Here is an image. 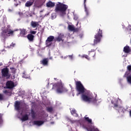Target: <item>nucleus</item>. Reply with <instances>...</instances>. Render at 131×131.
Segmentation results:
<instances>
[{
  "instance_id": "12",
  "label": "nucleus",
  "mask_w": 131,
  "mask_h": 131,
  "mask_svg": "<svg viewBox=\"0 0 131 131\" xmlns=\"http://www.w3.org/2000/svg\"><path fill=\"white\" fill-rule=\"evenodd\" d=\"M34 7L35 8H41L42 7V3L40 1L37 0L34 3Z\"/></svg>"
},
{
  "instance_id": "47",
  "label": "nucleus",
  "mask_w": 131,
  "mask_h": 131,
  "mask_svg": "<svg viewBox=\"0 0 131 131\" xmlns=\"http://www.w3.org/2000/svg\"><path fill=\"white\" fill-rule=\"evenodd\" d=\"M22 2H25L26 0H21Z\"/></svg>"
},
{
  "instance_id": "39",
  "label": "nucleus",
  "mask_w": 131,
  "mask_h": 131,
  "mask_svg": "<svg viewBox=\"0 0 131 131\" xmlns=\"http://www.w3.org/2000/svg\"><path fill=\"white\" fill-rule=\"evenodd\" d=\"M15 46H16V44H15L14 43H12V44L10 45V48H14V47H15Z\"/></svg>"
},
{
  "instance_id": "9",
  "label": "nucleus",
  "mask_w": 131,
  "mask_h": 131,
  "mask_svg": "<svg viewBox=\"0 0 131 131\" xmlns=\"http://www.w3.org/2000/svg\"><path fill=\"white\" fill-rule=\"evenodd\" d=\"M111 103L113 104V105H114V108H119L120 109L122 108V106L118 105V100L116 99L112 100Z\"/></svg>"
},
{
  "instance_id": "40",
  "label": "nucleus",
  "mask_w": 131,
  "mask_h": 131,
  "mask_svg": "<svg viewBox=\"0 0 131 131\" xmlns=\"http://www.w3.org/2000/svg\"><path fill=\"white\" fill-rule=\"evenodd\" d=\"M4 94H9V91L8 90H4L3 91Z\"/></svg>"
},
{
  "instance_id": "54",
  "label": "nucleus",
  "mask_w": 131,
  "mask_h": 131,
  "mask_svg": "<svg viewBox=\"0 0 131 131\" xmlns=\"http://www.w3.org/2000/svg\"><path fill=\"white\" fill-rule=\"evenodd\" d=\"M36 29H37V28H36V29H35V30H36Z\"/></svg>"
},
{
  "instance_id": "45",
  "label": "nucleus",
  "mask_w": 131,
  "mask_h": 131,
  "mask_svg": "<svg viewBox=\"0 0 131 131\" xmlns=\"http://www.w3.org/2000/svg\"><path fill=\"white\" fill-rule=\"evenodd\" d=\"M0 66H3V62L0 63Z\"/></svg>"
},
{
  "instance_id": "42",
  "label": "nucleus",
  "mask_w": 131,
  "mask_h": 131,
  "mask_svg": "<svg viewBox=\"0 0 131 131\" xmlns=\"http://www.w3.org/2000/svg\"><path fill=\"white\" fill-rule=\"evenodd\" d=\"M86 2V0H84V7H86V5H85V3Z\"/></svg>"
},
{
  "instance_id": "32",
  "label": "nucleus",
  "mask_w": 131,
  "mask_h": 131,
  "mask_svg": "<svg viewBox=\"0 0 131 131\" xmlns=\"http://www.w3.org/2000/svg\"><path fill=\"white\" fill-rule=\"evenodd\" d=\"M85 8V12L86 13V16H89L90 15V12L89 11V10L88 9V8H86V7H84Z\"/></svg>"
},
{
  "instance_id": "52",
  "label": "nucleus",
  "mask_w": 131,
  "mask_h": 131,
  "mask_svg": "<svg viewBox=\"0 0 131 131\" xmlns=\"http://www.w3.org/2000/svg\"><path fill=\"white\" fill-rule=\"evenodd\" d=\"M32 104H35V103H34V102H32Z\"/></svg>"
},
{
  "instance_id": "23",
  "label": "nucleus",
  "mask_w": 131,
  "mask_h": 131,
  "mask_svg": "<svg viewBox=\"0 0 131 131\" xmlns=\"http://www.w3.org/2000/svg\"><path fill=\"white\" fill-rule=\"evenodd\" d=\"M84 118L85 119V121H86L88 123H90V124H93L92 119H90L88 117H84Z\"/></svg>"
},
{
  "instance_id": "8",
  "label": "nucleus",
  "mask_w": 131,
  "mask_h": 131,
  "mask_svg": "<svg viewBox=\"0 0 131 131\" xmlns=\"http://www.w3.org/2000/svg\"><path fill=\"white\" fill-rule=\"evenodd\" d=\"M54 38L55 37H54V36H50L47 38V39L46 40V44L47 47H51V46H52V43L50 42H51V41H53Z\"/></svg>"
},
{
  "instance_id": "18",
  "label": "nucleus",
  "mask_w": 131,
  "mask_h": 131,
  "mask_svg": "<svg viewBox=\"0 0 131 131\" xmlns=\"http://www.w3.org/2000/svg\"><path fill=\"white\" fill-rule=\"evenodd\" d=\"M31 26L33 28H35L37 26H39V24L37 21H33V20L31 22Z\"/></svg>"
},
{
  "instance_id": "29",
  "label": "nucleus",
  "mask_w": 131,
  "mask_h": 131,
  "mask_svg": "<svg viewBox=\"0 0 131 131\" xmlns=\"http://www.w3.org/2000/svg\"><path fill=\"white\" fill-rule=\"evenodd\" d=\"M23 77L24 78H28V75L26 74V72L23 73Z\"/></svg>"
},
{
  "instance_id": "50",
  "label": "nucleus",
  "mask_w": 131,
  "mask_h": 131,
  "mask_svg": "<svg viewBox=\"0 0 131 131\" xmlns=\"http://www.w3.org/2000/svg\"><path fill=\"white\" fill-rule=\"evenodd\" d=\"M75 19L76 20H77V18H76V17H75Z\"/></svg>"
},
{
  "instance_id": "20",
  "label": "nucleus",
  "mask_w": 131,
  "mask_h": 131,
  "mask_svg": "<svg viewBox=\"0 0 131 131\" xmlns=\"http://www.w3.org/2000/svg\"><path fill=\"white\" fill-rule=\"evenodd\" d=\"M31 114L32 116V118L34 119L36 117V113L34 112V110L33 108H31Z\"/></svg>"
},
{
  "instance_id": "28",
  "label": "nucleus",
  "mask_w": 131,
  "mask_h": 131,
  "mask_svg": "<svg viewBox=\"0 0 131 131\" xmlns=\"http://www.w3.org/2000/svg\"><path fill=\"white\" fill-rule=\"evenodd\" d=\"M3 114H0V125L3 124V122H4V121L3 120Z\"/></svg>"
},
{
  "instance_id": "49",
  "label": "nucleus",
  "mask_w": 131,
  "mask_h": 131,
  "mask_svg": "<svg viewBox=\"0 0 131 131\" xmlns=\"http://www.w3.org/2000/svg\"><path fill=\"white\" fill-rule=\"evenodd\" d=\"M95 53H94V55H93V57H94L95 56Z\"/></svg>"
},
{
  "instance_id": "7",
  "label": "nucleus",
  "mask_w": 131,
  "mask_h": 131,
  "mask_svg": "<svg viewBox=\"0 0 131 131\" xmlns=\"http://www.w3.org/2000/svg\"><path fill=\"white\" fill-rule=\"evenodd\" d=\"M15 87V83L12 81H8L6 82V86L4 87V89H9L12 90Z\"/></svg>"
},
{
  "instance_id": "44",
  "label": "nucleus",
  "mask_w": 131,
  "mask_h": 131,
  "mask_svg": "<svg viewBox=\"0 0 131 131\" xmlns=\"http://www.w3.org/2000/svg\"><path fill=\"white\" fill-rule=\"evenodd\" d=\"M19 4H14V5L16 6V7H18V5Z\"/></svg>"
},
{
  "instance_id": "35",
  "label": "nucleus",
  "mask_w": 131,
  "mask_h": 131,
  "mask_svg": "<svg viewBox=\"0 0 131 131\" xmlns=\"http://www.w3.org/2000/svg\"><path fill=\"white\" fill-rule=\"evenodd\" d=\"M3 100H4V95L0 94V101H3Z\"/></svg>"
},
{
  "instance_id": "30",
  "label": "nucleus",
  "mask_w": 131,
  "mask_h": 131,
  "mask_svg": "<svg viewBox=\"0 0 131 131\" xmlns=\"http://www.w3.org/2000/svg\"><path fill=\"white\" fill-rule=\"evenodd\" d=\"M47 110L48 112H50L51 113L53 112V107H48L47 108Z\"/></svg>"
},
{
  "instance_id": "19",
  "label": "nucleus",
  "mask_w": 131,
  "mask_h": 131,
  "mask_svg": "<svg viewBox=\"0 0 131 131\" xmlns=\"http://www.w3.org/2000/svg\"><path fill=\"white\" fill-rule=\"evenodd\" d=\"M64 37V34L60 33L59 34L58 36L56 38V40L57 41H61L62 39V38Z\"/></svg>"
},
{
  "instance_id": "27",
  "label": "nucleus",
  "mask_w": 131,
  "mask_h": 131,
  "mask_svg": "<svg viewBox=\"0 0 131 131\" xmlns=\"http://www.w3.org/2000/svg\"><path fill=\"white\" fill-rule=\"evenodd\" d=\"M10 70H11V73H12L13 74H15L16 73V69L14 67H10Z\"/></svg>"
},
{
  "instance_id": "14",
  "label": "nucleus",
  "mask_w": 131,
  "mask_h": 131,
  "mask_svg": "<svg viewBox=\"0 0 131 131\" xmlns=\"http://www.w3.org/2000/svg\"><path fill=\"white\" fill-rule=\"evenodd\" d=\"M43 123H45V121H34L33 122V124L35 125H37L38 126H40V125H42V124H43Z\"/></svg>"
},
{
  "instance_id": "11",
  "label": "nucleus",
  "mask_w": 131,
  "mask_h": 131,
  "mask_svg": "<svg viewBox=\"0 0 131 131\" xmlns=\"http://www.w3.org/2000/svg\"><path fill=\"white\" fill-rule=\"evenodd\" d=\"M40 63L43 66H48L49 65V58H43L40 61Z\"/></svg>"
},
{
  "instance_id": "24",
  "label": "nucleus",
  "mask_w": 131,
  "mask_h": 131,
  "mask_svg": "<svg viewBox=\"0 0 131 131\" xmlns=\"http://www.w3.org/2000/svg\"><path fill=\"white\" fill-rule=\"evenodd\" d=\"M74 25H69L68 27V28L70 31H73L74 30Z\"/></svg>"
},
{
  "instance_id": "21",
  "label": "nucleus",
  "mask_w": 131,
  "mask_h": 131,
  "mask_svg": "<svg viewBox=\"0 0 131 131\" xmlns=\"http://www.w3.org/2000/svg\"><path fill=\"white\" fill-rule=\"evenodd\" d=\"M28 119H29V115L25 114L22 117L21 120H22V121H26V120H28Z\"/></svg>"
},
{
  "instance_id": "51",
  "label": "nucleus",
  "mask_w": 131,
  "mask_h": 131,
  "mask_svg": "<svg viewBox=\"0 0 131 131\" xmlns=\"http://www.w3.org/2000/svg\"><path fill=\"white\" fill-rule=\"evenodd\" d=\"M75 19L76 20H77V18H76V17H75Z\"/></svg>"
},
{
  "instance_id": "5",
  "label": "nucleus",
  "mask_w": 131,
  "mask_h": 131,
  "mask_svg": "<svg viewBox=\"0 0 131 131\" xmlns=\"http://www.w3.org/2000/svg\"><path fill=\"white\" fill-rule=\"evenodd\" d=\"M13 34H14L13 31L11 30L10 29L6 28L1 33V36H2L4 39H6L8 36H11V35H13Z\"/></svg>"
},
{
  "instance_id": "36",
  "label": "nucleus",
  "mask_w": 131,
  "mask_h": 131,
  "mask_svg": "<svg viewBox=\"0 0 131 131\" xmlns=\"http://www.w3.org/2000/svg\"><path fill=\"white\" fill-rule=\"evenodd\" d=\"M127 69L128 71H131V65H129L127 67Z\"/></svg>"
},
{
  "instance_id": "2",
  "label": "nucleus",
  "mask_w": 131,
  "mask_h": 131,
  "mask_svg": "<svg viewBox=\"0 0 131 131\" xmlns=\"http://www.w3.org/2000/svg\"><path fill=\"white\" fill-rule=\"evenodd\" d=\"M68 9V6L63 3L58 2L56 5L55 12V13H57V14H59L60 16H65V15H66V11Z\"/></svg>"
},
{
  "instance_id": "53",
  "label": "nucleus",
  "mask_w": 131,
  "mask_h": 131,
  "mask_svg": "<svg viewBox=\"0 0 131 131\" xmlns=\"http://www.w3.org/2000/svg\"><path fill=\"white\" fill-rule=\"evenodd\" d=\"M14 2H16V0H14Z\"/></svg>"
},
{
  "instance_id": "22",
  "label": "nucleus",
  "mask_w": 131,
  "mask_h": 131,
  "mask_svg": "<svg viewBox=\"0 0 131 131\" xmlns=\"http://www.w3.org/2000/svg\"><path fill=\"white\" fill-rule=\"evenodd\" d=\"M33 5V2L30 1H27L25 4V7L27 8H29V7H31Z\"/></svg>"
},
{
  "instance_id": "4",
  "label": "nucleus",
  "mask_w": 131,
  "mask_h": 131,
  "mask_svg": "<svg viewBox=\"0 0 131 131\" xmlns=\"http://www.w3.org/2000/svg\"><path fill=\"white\" fill-rule=\"evenodd\" d=\"M103 37V35L102 33V30L99 29L98 32L96 33L94 36V46L96 45H98V43H100L101 42V39Z\"/></svg>"
},
{
  "instance_id": "6",
  "label": "nucleus",
  "mask_w": 131,
  "mask_h": 131,
  "mask_svg": "<svg viewBox=\"0 0 131 131\" xmlns=\"http://www.w3.org/2000/svg\"><path fill=\"white\" fill-rule=\"evenodd\" d=\"M9 70L8 67L3 68L1 71L2 77H7V78H10L11 77V74L9 73Z\"/></svg>"
},
{
  "instance_id": "3",
  "label": "nucleus",
  "mask_w": 131,
  "mask_h": 131,
  "mask_svg": "<svg viewBox=\"0 0 131 131\" xmlns=\"http://www.w3.org/2000/svg\"><path fill=\"white\" fill-rule=\"evenodd\" d=\"M56 88L57 89V92L59 94H62V93H66L68 92V90L66 88L64 87L62 82L60 81L57 83H55L53 86V89Z\"/></svg>"
},
{
  "instance_id": "13",
  "label": "nucleus",
  "mask_w": 131,
  "mask_h": 131,
  "mask_svg": "<svg viewBox=\"0 0 131 131\" xmlns=\"http://www.w3.org/2000/svg\"><path fill=\"white\" fill-rule=\"evenodd\" d=\"M55 3L52 2V1H49L46 4V7L47 8H54L55 7Z\"/></svg>"
},
{
  "instance_id": "43",
  "label": "nucleus",
  "mask_w": 131,
  "mask_h": 131,
  "mask_svg": "<svg viewBox=\"0 0 131 131\" xmlns=\"http://www.w3.org/2000/svg\"><path fill=\"white\" fill-rule=\"evenodd\" d=\"M18 14L19 15V16H22V15H23V13L22 12H18Z\"/></svg>"
},
{
  "instance_id": "48",
  "label": "nucleus",
  "mask_w": 131,
  "mask_h": 131,
  "mask_svg": "<svg viewBox=\"0 0 131 131\" xmlns=\"http://www.w3.org/2000/svg\"><path fill=\"white\" fill-rule=\"evenodd\" d=\"M78 25V21L77 22L76 26H77Z\"/></svg>"
},
{
  "instance_id": "16",
  "label": "nucleus",
  "mask_w": 131,
  "mask_h": 131,
  "mask_svg": "<svg viewBox=\"0 0 131 131\" xmlns=\"http://www.w3.org/2000/svg\"><path fill=\"white\" fill-rule=\"evenodd\" d=\"M28 40L30 41L31 42H33V40H34V35L31 34H28L27 36Z\"/></svg>"
},
{
  "instance_id": "25",
  "label": "nucleus",
  "mask_w": 131,
  "mask_h": 131,
  "mask_svg": "<svg viewBox=\"0 0 131 131\" xmlns=\"http://www.w3.org/2000/svg\"><path fill=\"white\" fill-rule=\"evenodd\" d=\"M71 113L72 115H75L76 117H78V115L76 114V111L75 110H73L71 111Z\"/></svg>"
},
{
  "instance_id": "31",
  "label": "nucleus",
  "mask_w": 131,
  "mask_h": 131,
  "mask_svg": "<svg viewBox=\"0 0 131 131\" xmlns=\"http://www.w3.org/2000/svg\"><path fill=\"white\" fill-rule=\"evenodd\" d=\"M68 121H69V122H71V123H75V122H76V120H71L69 118L68 119Z\"/></svg>"
},
{
  "instance_id": "1",
  "label": "nucleus",
  "mask_w": 131,
  "mask_h": 131,
  "mask_svg": "<svg viewBox=\"0 0 131 131\" xmlns=\"http://www.w3.org/2000/svg\"><path fill=\"white\" fill-rule=\"evenodd\" d=\"M76 90L78 92L77 96L82 95L81 98L83 101L88 102V103H93V104L97 103V99L96 97L93 96L91 92L88 91L85 92L86 90L84 88V86H83L80 81L76 82Z\"/></svg>"
},
{
  "instance_id": "41",
  "label": "nucleus",
  "mask_w": 131,
  "mask_h": 131,
  "mask_svg": "<svg viewBox=\"0 0 131 131\" xmlns=\"http://www.w3.org/2000/svg\"><path fill=\"white\" fill-rule=\"evenodd\" d=\"M96 50L95 49H92L91 50V51H89V55L91 54V53L93 52L94 53V52Z\"/></svg>"
},
{
  "instance_id": "26",
  "label": "nucleus",
  "mask_w": 131,
  "mask_h": 131,
  "mask_svg": "<svg viewBox=\"0 0 131 131\" xmlns=\"http://www.w3.org/2000/svg\"><path fill=\"white\" fill-rule=\"evenodd\" d=\"M79 56L81 57V58H85L87 60H90V57H89V55H88L84 54L82 56L79 55Z\"/></svg>"
},
{
  "instance_id": "33",
  "label": "nucleus",
  "mask_w": 131,
  "mask_h": 131,
  "mask_svg": "<svg viewBox=\"0 0 131 131\" xmlns=\"http://www.w3.org/2000/svg\"><path fill=\"white\" fill-rule=\"evenodd\" d=\"M73 31V32H77L78 31H79V28H74V30Z\"/></svg>"
},
{
  "instance_id": "34",
  "label": "nucleus",
  "mask_w": 131,
  "mask_h": 131,
  "mask_svg": "<svg viewBox=\"0 0 131 131\" xmlns=\"http://www.w3.org/2000/svg\"><path fill=\"white\" fill-rule=\"evenodd\" d=\"M30 34L35 35V34H36V31H31L30 32Z\"/></svg>"
},
{
  "instance_id": "15",
  "label": "nucleus",
  "mask_w": 131,
  "mask_h": 131,
  "mask_svg": "<svg viewBox=\"0 0 131 131\" xmlns=\"http://www.w3.org/2000/svg\"><path fill=\"white\" fill-rule=\"evenodd\" d=\"M20 36L21 37H25V35H26V34H27V32L26 31V30L25 29H20Z\"/></svg>"
},
{
  "instance_id": "10",
  "label": "nucleus",
  "mask_w": 131,
  "mask_h": 131,
  "mask_svg": "<svg viewBox=\"0 0 131 131\" xmlns=\"http://www.w3.org/2000/svg\"><path fill=\"white\" fill-rule=\"evenodd\" d=\"M20 105H21V102L20 101H16L14 103V108L17 111H20L21 108L20 107Z\"/></svg>"
},
{
  "instance_id": "46",
  "label": "nucleus",
  "mask_w": 131,
  "mask_h": 131,
  "mask_svg": "<svg viewBox=\"0 0 131 131\" xmlns=\"http://www.w3.org/2000/svg\"><path fill=\"white\" fill-rule=\"evenodd\" d=\"M129 115H130V116L131 117V110L129 111Z\"/></svg>"
},
{
  "instance_id": "38",
  "label": "nucleus",
  "mask_w": 131,
  "mask_h": 131,
  "mask_svg": "<svg viewBox=\"0 0 131 131\" xmlns=\"http://www.w3.org/2000/svg\"><path fill=\"white\" fill-rule=\"evenodd\" d=\"M127 31H131V27L130 26H128L127 28Z\"/></svg>"
},
{
  "instance_id": "37",
  "label": "nucleus",
  "mask_w": 131,
  "mask_h": 131,
  "mask_svg": "<svg viewBox=\"0 0 131 131\" xmlns=\"http://www.w3.org/2000/svg\"><path fill=\"white\" fill-rule=\"evenodd\" d=\"M68 57L70 58V59H71V60H73V54L71 55H68Z\"/></svg>"
},
{
  "instance_id": "17",
  "label": "nucleus",
  "mask_w": 131,
  "mask_h": 131,
  "mask_svg": "<svg viewBox=\"0 0 131 131\" xmlns=\"http://www.w3.org/2000/svg\"><path fill=\"white\" fill-rule=\"evenodd\" d=\"M123 52H124L126 54H128V53H130L131 50L129 46H126L124 47Z\"/></svg>"
}]
</instances>
